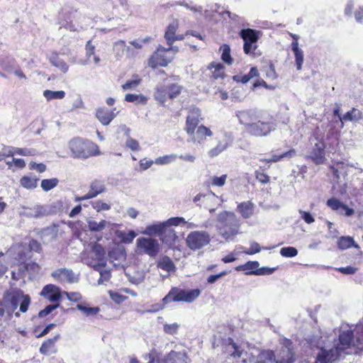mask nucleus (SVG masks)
<instances>
[{"label": "nucleus", "mask_w": 363, "mask_h": 363, "mask_svg": "<svg viewBox=\"0 0 363 363\" xmlns=\"http://www.w3.org/2000/svg\"><path fill=\"white\" fill-rule=\"evenodd\" d=\"M350 333V330L344 329L342 333H339L338 340L333 341L328 337L325 341L318 335L308 336L306 341L308 347L318 350L314 363H333L342 354H352V351L348 350Z\"/></svg>", "instance_id": "obj_1"}, {"label": "nucleus", "mask_w": 363, "mask_h": 363, "mask_svg": "<svg viewBox=\"0 0 363 363\" xmlns=\"http://www.w3.org/2000/svg\"><path fill=\"white\" fill-rule=\"evenodd\" d=\"M229 345L227 351L230 356L234 359H241L242 363L251 362L255 357V363H276L275 354L271 350L259 352L257 347L239 346L235 344L231 338H228Z\"/></svg>", "instance_id": "obj_2"}, {"label": "nucleus", "mask_w": 363, "mask_h": 363, "mask_svg": "<svg viewBox=\"0 0 363 363\" xmlns=\"http://www.w3.org/2000/svg\"><path fill=\"white\" fill-rule=\"evenodd\" d=\"M240 220L230 211H224L217 216L216 228L220 235L226 240H233L239 233Z\"/></svg>", "instance_id": "obj_3"}, {"label": "nucleus", "mask_w": 363, "mask_h": 363, "mask_svg": "<svg viewBox=\"0 0 363 363\" xmlns=\"http://www.w3.org/2000/svg\"><path fill=\"white\" fill-rule=\"evenodd\" d=\"M69 149L74 158L86 159L101 154L99 147L91 141L74 138L69 142Z\"/></svg>", "instance_id": "obj_4"}, {"label": "nucleus", "mask_w": 363, "mask_h": 363, "mask_svg": "<svg viewBox=\"0 0 363 363\" xmlns=\"http://www.w3.org/2000/svg\"><path fill=\"white\" fill-rule=\"evenodd\" d=\"M311 147L308 157L316 164H323L325 161L326 147L325 143V135L318 129H315L313 137L311 139Z\"/></svg>", "instance_id": "obj_5"}, {"label": "nucleus", "mask_w": 363, "mask_h": 363, "mask_svg": "<svg viewBox=\"0 0 363 363\" xmlns=\"http://www.w3.org/2000/svg\"><path fill=\"white\" fill-rule=\"evenodd\" d=\"M345 329L350 331L348 350L352 353L363 352V322L354 326L342 325L340 328V333Z\"/></svg>", "instance_id": "obj_6"}, {"label": "nucleus", "mask_w": 363, "mask_h": 363, "mask_svg": "<svg viewBox=\"0 0 363 363\" xmlns=\"http://www.w3.org/2000/svg\"><path fill=\"white\" fill-rule=\"evenodd\" d=\"M183 87L177 84H158L154 91V99L161 105L164 106L167 99H174L181 93Z\"/></svg>", "instance_id": "obj_7"}, {"label": "nucleus", "mask_w": 363, "mask_h": 363, "mask_svg": "<svg viewBox=\"0 0 363 363\" xmlns=\"http://www.w3.org/2000/svg\"><path fill=\"white\" fill-rule=\"evenodd\" d=\"M136 247L138 253L147 255L150 257H156L160 250L157 240L145 237H141L136 240Z\"/></svg>", "instance_id": "obj_8"}, {"label": "nucleus", "mask_w": 363, "mask_h": 363, "mask_svg": "<svg viewBox=\"0 0 363 363\" xmlns=\"http://www.w3.org/2000/svg\"><path fill=\"white\" fill-rule=\"evenodd\" d=\"M210 235L204 230L191 232L186 238V244L191 250H199L209 244Z\"/></svg>", "instance_id": "obj_9"}, {"label": "nucleus", "mask_w": 363, "mask_h": 363, "mask_svg": "<svg viewBox=\"0 0 363 363\" xmlns=\"http://www.w3.org/2000/svg\"><path fill=\"white\" fill-rule=\"evenodd\" d=\"M276 127L277 124L273 120H258L250 125L247 133L256 137H262L269 135Z\"/></svg>", "instance_id": "obj_10"}, {"label": "nucleus", "mask_w": 363, "mask_h": 363, "mask_svg": "<svg viewBox=\"0 0 363 363\" xmlns=\"http://www.w3.org/2000/svg\"><path fill=\"white\" fill-rule=\"evenodd\" d=\"M296 355L291 340L285 339L281 344L277 354L275 356L276 363H294Z\"/></svg>", "instance_id": "obj_11"}, {"label": "nucleus", "mask_w": 363, "mask_h": 363, "mask_svg": "<svg viewBox=\"0 0 363 363\" xmlns=\"http://www.w3.org/2000/svg\"><path fill=\"white\" fill-rule=\"evenodd\" d=\"M173 59V55L168 53L167 49L159 46L149 60V65L152 68L158 66L166 67Z\"/></svg>", "instance_id": "obj_12"}, {"label": "nucleus", "mask_w": 363, "mask_h": 363, "mask_svg": "<svg viewBox=\"0 0 363 363\" xmlns=\"http://www.w3.org/2000/svg\"><path fill=\"white\" fill-rule=\"evenodd\" d=\"M217 145L208 152L210 157H215L231 146L233 138L230 133H224L220 138H217Z\"/></svg>", "instance_id": "obj_13"}, {"label": "nucleus", "mask_w": 363, "mask_h": 363, "mask_svg": "<svg viewBox=\"0 0 363 363\" xmlns=\"http://www.w3.org/2000/svg\"><path fill=\"white\" fill-rule=\"evenodd\" d=\"M30 303V296L24 294L22 291L14 293L10 299V304L12 309L14 311L19 306V311L22 313H26L28 311Z\"/></svg>", "instance_id": "obj_14"}, {"label": "nucleus", "mask_w": 363, "mask_h": 363, "mask_svg": "<svg viewBox=\"0 0 363 363\" xmlns=\"http://www.w3.org/2000/svg\"><path fill=\"white\" fill-rule=\"evenodd\" d=\"M175 291V302H187L191 303L195 301L201 294V290L194 289H182L174 287Z\"/></svg>", "instance_id": "obj_15"}, {"label": "nucleus", "mask_w": 363, "mask_h": 363, "mask_svg": "<svg viewBox=\"0 0 363 363\" xmlns=\"http://www.w3.org/2000/svg\"><path fill=\"white\" fill-rule=\"evenodd\" d=\"M52 277L59 283H76L78 281L77 277L73 271L67 268H60L51 274Z\"/></svg>", "instance_id": "obj_16"}, {"label": "nucleus", "mask_w": 363, "mask_h": 363, "mask_svg": "<svg viewBox=\"0 0 363 363\" xmlns=\"http://www.w3.org/2000/svg\"><path fill=\"white\" fill-rule=\"evenodd\" d=\"M201 119V110L196 107L191 108L186 121L185 130L187 134L194 133Z\"/></svg>", "instance_id": "obj_17"}, {"label": "nucleus", "mask_w": 363, "mask_h": 363, "mask_svg": "<svg viewBox=\"0 0 363 363\" xmlns=\"http://www.w3.org/2000/svg\"><path fill=\"white\" fill-rule=\"evenodd\" d=\"M41 250L42 247L38 241L32 240L29 242L28 246L21 245L18 247V253L19 255V260L24 262L31 257V252H40Z\"/></svg>", "instance_id": "obj_18"}, {"label": "nucleus", "mask_w": 363, "mask_h": 363, "mask_svg": "<svg viewBox=\"0 0 363 363\" xmlns=\"http://www.w3.org/2000/svg\"><path fill=\"white\" fill-rule=\"evenodd\" d=\"M235 115L240 123L245 126L247 132L249 130L250 125L258 119L257 112L252 109L238 111Z\"/></svg>", "instance_id": "obj_19"}, {"label": "nucleus", "mask_w": 363, "mask_h": 363, "mask_svg": "<svg viewBox=\"0 0 363 363\" xmlns=\"http://www.w3.org/2000/svg\"><path fill=\"white\" fill-rule=\"evenodd\" d=\"M157 363H188L187 353L184 350H172L163 358L159 359Z\"/></svg>", "instance_id": "obj_20"}, {"label": "nucleus", "mask_w": 363, "mask_h": 363, "mask_svg": "<svg viewBox=\"0 0 363 363\" xmlns=\"http://www.w3.org/2000/svg\"><path fill=\"white\" fill-rule=\"evenodd\" d=\"M40 295L51 302H55L61 298V291L58 286L48 284L43 287Z\"/></svg>", "instance_id": "obj_21"}, {"label": "nucleus", "mask_w": 363, "mask_h": 363, "mask_svg": "<svg viewBox=\"0 0 363 363\" xmlns=\"http://www.w3.org/2000/svg\"><path fill=\"white\" fill-rule=\"evenodd\" d=\"M191 137V140L194 143H201L203 142L206 137H211L213 135L212 131L205 125H200L194 131L193 134H188Z\"/></svg>", "instance_id": "obj_22"}, {"label": "nucleus", "mask_w": 363, "mask_h": 363, "mask_svg": "<svg viewBox=\"0 0 363 363\" xmlns=\"http://www.w3.org/2000/svg\"><path fill=\"white\" fill-rule=\"evenodd\" d=\"M58 228L55 225L43 228L40 232V238L44 243L52 242L57 236Z\"/></svg>", "instance_id": "obj_23"}, {"label": "nucleus", "mask_w": 363, "mask_h": 363, "mask_svg": "<svg viewBox=\"0 0 363 363\" xmlns=\"http://www.w3.org/2000/svg\"><path fill=\"white\" fill-rule=\"evenodd\" d=\"M219 198L213 192H209L203 196L202 206L208 209L210 213H213L216 206H220Z\"/></svg>", "instance_id": "obj_24"}, {"label": "nucleus", "mask_w": 363, "mask_h": 363, "mask_svg": "<svg viewBox=\"0 0 363 363\" xmlns=\"http://www.w3.org/2000/svg\"><path fill=\"white\" fill-rule=\"evenodd\" d=\"M327 206L333 211H345V214L350 216L354 213V210L349 208L335 198L329 199L327 201Z\"/></svg>", "instance_id": "obj_25"}, {"label": "nucleus", "mask_w": 363, "mask_h": 363, "mask_svg": "<svg viewBox=\"0 0 363 363\" xmlns=\"http://www.w3.org/2000/svg\"><path fill=\"white\" fill-rule=\"evenodd\" d=\"M259 263L257 261H249L243 265H240L235 267L237 271H245L246 274H256L260 275L264 273L261 272L262 269H258Z\"/></svg>", "instance_id": "obj_26"}, {"label": "nucleus", "mask_w": 363, "mask_h": 363, "mask_svg": "<svg viewBox=\"0 0 363 363\" xmlns=\"http://www.w3.org/2000/svg\"><path fill=\"white\" fill-rule=\"evenodd\" d=\"M111 262L114 266L120 265L126 258V253L124 249H113L108 253Z\"/></svg>", "instance_id": "obj_27"}, {"label": "nucleus", "mask_w": 363, "mask_h": 363, "mask_svg": "<svg viewBox=\"0 0 363 363\" xmlns=\"http://www.w3.org/2000/svg\"><path fill=\"white\" fill-rule=\"evenodd\" d=\"M96 116L103 125H107L115 118L116 114L108 109L100 108L96 111Z\"/></svg>", "instance_id": "obj_28"}, {"label": "nucleus", "mask_w": 363, "mask_h": 363, "mask_svg": "<svg viewBox=\"0 0 363 363\" xmlns=\"http://www.w3.org/2000/svg\"><path fill=\"white\" fill-rule=\"evenodd\" d=\"M60 338V335H55L52 339H48V340L45 341L40 348V353L45 354V355H50L52 353L55 352V342Z\"/></svg>", "instance_id": "obj_29"}, {"label": "nucleus", "mask_w": 363, "mask_h": 363, "mask_svg": "<svg viewBox=\"0 0 363 363\" xmlns=\"http://www.w3.org/2000/svg\"><path fill=\"white\" fill-rule=\"evenodd\" d=\"M291 50L295 56V62L297 70H301L304 60L303 51L298 48V42L291 43Z\"/></svg>", "instance_id": "obj_30"}, {"label": "nucleus", "mask_w": 363, "mask_h": 363, "mask_svg": "<svg viewBox=\"0 0 363 363\" xmlns=\"http://www.w3.org/2000/svg\"><path fill=\"white\" fill-rule=\"evenodd\" d=\"M92 252L97 262L89 264L91 267V265H101V263H103V264H106V259L105 258V252L104 248L101 245L96 244L94 245L92 249Z\"/></svg>", "instance_id": "obj_31"}, {"label": "nucleus", "mask_w": 363, "mask_h": 363, "mask_svg": "<svg viewBox=\"0 0 363 363\" xmlns=\"http://www.w3.org/2000/svg\"><path fill=\"white\" fill-rule=\"evenodd\" d=\"M164 230L165 227L163 222L147 225L142 233L148 236L160 235L164 233Z\"/></svg>", "instance_id": "obj_32"}, {"label": "nucleus", "mask_w": 363, "mask_h": 363, "mask_svg": "<svg viewBox=\"0 0 363 363\" xmlns=\"http://www.w3.org/2000/svg\"><path fill=\"white\" fill-rule=\"evenodd\" d=\"M106 264L101 263V265H91L93 269L99 272L100 278L98 281L99 284H103L105 281H108L111 278V271L105 268Z\"/></svg>", "instance_id": "obj_33"}, {"label": "nucleus", "mask_w": 363, "mask_h": 363, "mask_svg": "<svg viewBox=\"0 0 363 363\" xmlns=\"http://www.w3.org/2000/svg\"><path fill=\"white\" fill-rule=\"evenodd\" d=\"M338 247L342 250H347L351 247H354L356 249H359V245L356 244L354 239L350 236H342L337 241Z\"/></svg>", "instance_id": "obj_34"}, {"label": "nucleus", "mask_w": 363, "mask_h": 363, "mask_svg": "<svg viewBox=\"0 0 363 363\" xmlns=\"http://www.w3.org/2000/svg\"><path fill=\"white\" fill-rule=\"evenodd\" d=\"M238 209L244 218H248L253 214L254 204L250 201L242 202L238 206Z\"/></svg>", "instance_id": "obj_35"}, {"label": "nucleus", "mask_w": 363, "mask_h": 363, "mask_svg": "<svg viewBox=\"0 0 363 363\" xmlns=\"http://www.w3.org/2000/svg\"><path fill=\"white\" fill-rule=\"evenodd\" d=\"M362 118V112L357 108H352L350 111L347 112L342 117H340V121L342 122V127H343V121H358Z\"/></svg>", "instance_id": "obj_36"}, {"label": "nucleus", "mask_w": 363, "mask_h": 363, "mask_svg": "<svg viewBox=\"0 0 363 363\" xmlns=\"http://www.w3.org/2000/svg\"><path fill=\"white\" fill-rule=\"evenodd\" d=\"M296 150L294 149H291L289 151L284 152L281 155H273L271 158L269 159H261V161H264L266 162H277L284 158L290 159L294 157L296 155Z\"/></svg>", "instance_id": "obj_37"}, {"label": "nucleus", "mask_w": 363, "mask_h": 363, "mask_svg": "<svg viewBox=\"0 0 363 363\" xmlns=\"http://www.w3.org/2000/svg\"><path fill=\"white\" fill-rule=\"evenodd\" d=\"M109 224L110 223L105 220H102L99 223L91 218L87 220L89 229L93 232L101 231Z\"/></svg>", "instance_id": "obj_38"}, {"label": "nucleus", "mask_w": 363, "mask_h": 363, "mask_svg": "<svg viewBox=\"0 0 363 363\" xmlns=\"http://www.w3.org/2000/svg\"><path fill=\"white\" fill-rule=\"evenodd\" d=\"M240 37L243 39L244 42H249L256 43L258 40L257 33L250 28L242 29L240 31Z\"/></svg>", "instance_id": "obj_39"}, {"label": "nucleus", "mask_w": 363, "mask_h": 363, "mask_svg": "<svg viewBox=\"0 0 363 363\" xmlns=\"http://www.w3.org/2000/svg\"><path fill=\"white\" fill-rule=\"evenodd\" d=\"M50 62L55 67L58 68L63 73H67L69 69L68 65L61 59L57 55H52L50 59Z\"/></svg>", "instance_id": "obj_40"}, {"label": "nucleus", "mask_w": 363, "mask_h": 363, "mask_svg": "<svg viewBox=\"0 0 363 363\" xmlns=\"http://www.w3.org/2000/svg\"><path fill=\"white\" fill-rule=\"evenodd\" d=\"M126 48L125 42L123 40H119L113 44V52L117 59H121L125 53Z\"/></svg>", "instance_id": "obj_41"}, {"label": "nucleus", "mask_w": 363, "mask_h": 363, "mask_svg": "<svg viewBox=\"0 0 363 363\" xmlns=\"http://www.w3.org/2000/svg\"><path fill=\"white\" fill-rule=\"evenodd\" d=\"M43 96L47 101L62 99L65 96V92L64 91H51L48 89L43 91Z\"/></svg>", "instance_id": "obj_42"}, {"label": "nucleus", "mask_w": 363, "mask_h": 363, "mask_svg": "<svg viewBox=\"0 0 363 363\" xmlns=\"http://www.w3.org/2000/svg\"><path fill=\"white\" fill-rule=\"evenodd\" d=\"M38 179L34 177H30L24 176L21 179V185L26 189H35L38 185Z\"/></svg>", "instance_id": "obj_43"}, {"label": "nucleus", "mask_w": 363, "mask_h": 363, "mask_svg": "<svg viewBox=\"0 0 363 363\" xmlns=\"http://www.w3.org/2000/svg\"><path fill=\"white\" fill-rule=\"evenodd\" d=\"M125 100L135 104H146L147 103V99L143 94H127L125 96Z\"/></svg>", "instance_id": "obj_44"}, {"label": "nucleus", "mask_w": 363, "mask_h": 363, "mask_svg": "<svg viewBox=\"0 0 363 363\" xmlns=\"http://www.w3.org/2000/svg\"><path fill=\"white\" fill-rule=\"evenodd\" d=\"M45 214V210L41 206H35L33 208H28L26 215L29 217L39 218Z\"/></svg>", "instance_id": "obj_45"}, {"label": "nucleus", "mask_w": 363, "mask_h": 363, "mask_svg": "<svg viewBox=\"0 0 363 363\" xmlns=\"http://www.w3.org/2000/svg\"><path fill=\"white\" fill-rule=\"evenodd\" d=\"M59 179L57 178L45 179L41 181L40 186L45 191H48L57 186Z\"/></svg>", "instance_id": "obj_46"}, {"label": "nucleus", "mask_w": 363, "mask_h": 363, "mask_svg": "<svg viewBox=\"0 0 363 363\" xmlns=\"http://www.w3.org/2000/svg\"><path fill=\"white\" fill-rule=\"evenodd\" d=\"M137 234L134 230H129L128 232L121 231L118 236L123 243H132Z\"/></svg>", "instance_id": "obj_47"}, {"label": "nucleus", "mask_w": 363, "mask_h": 363, "mask_svg": "<svg viewBox=\"0 0 363 363\" xmlns=\"http://www.w3.org/2000/svg\"><path fill=\"white\" fill-rule=\"evenodd\" d=\"M175 291L174 287L171 289L169 293L162 298V301L163 303L162 306L158 307L156 309L149 311V312H155L159 311L160 309H162L165 305L170 303L171 301H175Z\"/></svg>", "instance_id": "obj_48"}, {"label": "nucleus", "mask_w": 363, "mask_h": 363, "mask_svg": "<svg viewBox=\"0 0 363 363\" xmlns=\"http://www.w3.org/2000/svg\"><path fill=\"white\" fill-rule=\"evenodd\" d=\"M178 158V156L175 154L164 155L157 157L155 163L157 164L164 165L174 162Z\"/></svg>", "instance_id": "obj_49"}, {"label": "nucleus", "mask_w": 363, "mask_h": 363, "mask_svg": "<svg viewBox=\"0 0 363 363\" xmlns=\"http://www.w3.org/2000/svg\"><path fill=\"white\" fill-rule=\"evenodd\" d=\"M77 308L83 312L86 316H94L99 312V307H88L82 304H77Z\"/></svg>", "instance_id": "obj_50"}, {"label": "nucleus", "mask_w": 363, "mask_h": 363, "mask_svg": "<svg viewBox=\"0 0 363 363\" xmlns=\"http://www.w3.org/2000/svg\"><path fill=\"white\" fill-rule=\"evenodd\" d=\"M222 60L228 65H231L233 62V58L230 55V48L228 45L224 44L222 47Z\"/></svg>", "instance_id": "obj_51"}, {"label": "nucleus", "mask_w": 363, "mask_h": 363, "mask_svg": "<svg viewBox=\"0 0 363 363\" xmlns=\"http://www.w3.org/2000/svg\"><path fill=\"white\" fill-rule=\"evenodd\" d=\"M159 267L167 271L172 272L174 269V264L173 262L167 257H163L158 264Z\"/></svg>", "instance_id": "obj_52"}, {"label": "nucleus", "mask_w": 363, "mask_h": 363, "mask_svg": "<svg viewBox=\"0 0 363 363\" xmlns=\"http://www.w3.org/2000/svg\"><path fill=\"white\" fill-rule=\"evenodd\" d=\"M90 189L99 195L105 191L106 187L101 181L96 179L91 183Z\"/></svg>", "instance_id": "obj_53"}, {"label": "nucleus", "mask_w": 363, "mask_h": 363, "mask_svg": "<svg viewBox=\"0 0 363 363\" xmlns=\"http://www.w3.org/2000/svg\"><path fill=\"white\" fill-rule=\"evenodd\" d=\"M135 79L127 81L122 85L123 90H129L135 89L141 82V79L138 76H135Z\"/></svg>", "instance_id": "obj_54"}, {"label": "nucleus", "mask_w": 363, "mask_h": 363, "mask_svg": "<svg viewBox=\"0 0 363 363\" xmlns=\"http://www.w3.org/2000/svg\"><path fill=\"white\" fill-rule=\"evenodd\" d=\"M280 255L285 257H294L298 255V250L294 247H284L280 250Z\"/></svg>", "instance_id": "obj_55"}, {"label": "nucleus", "mask_w": 363, "mask_h": 363, "mask_svg": "<svg viewBox=\"0 0 363 363\" xmlns=\"http://www.w3.org/2000/svg\"><path fill=\"white\" fill-rule=\"evenodd\" d=\"M91 206L97 212L102 211H108L111 209V206L106 203H104L100 200H96L91 202Z\"/></svg>", "instance_id": "obj_56"}, {"label": "nucleus", "mask_w": 363, "mask_h": 363, "mask_svg": "<svg viewBox=\"0 0 363 363\" xmlns=\"http://www.w3.org/2000/svg\"><path fill=\"white\" fill-rule=\"evenodd\" d=\"M186 223V220L184 218L182 217H174L168 219L167 220L164 222L165 228L167 226H177L180 225L181 223Z\"/></svg>", "instance_id": "obj_57"}, {"label": "nucleus", "mask_w": 363, "mask_h": 363, "mask_svg": "<svg viewBox=\"0 0 363 363\" xmlns=\"http://www.w3.org/2000/svg\"><path fill=\"white\" fill-rule=\"evenodd\" d=\"M128 280L132 284L138 285L145 280V272H137L134 275L130 276Z\"/></svg>", "instance_id": "obj_58"}, {"label": "nucleus", "mask_w": 363, "mask_h": 363, "mask_svg": "<svg viewBox=\"0 0 363 363\" xmlns=\"http://www.w3.org/2000/svg\"><path fill=\"white\" fill-rule=\"evenodd\" d=\"M226 179V174H223L220 177L214 176L211 178V185L214 186L221 187L225 184Z\"/></svg>", "instance_id": "obj_59"}, {"label": "nucleus", "mask_w": 363, "mask_h": 363, "mask_svg": "<svg viewBox=\"0 0 363 363\" xmlns=\"http://www.w3.org/2000/svg\"><path fill=\"white\" fill-rule=\"evenodd\" d=\"M258 74H259V73H258L257 69L255 67H253L250 69V71L249 72L248 74H245L242 77H241L240 81L243 84H245V83L248 82L250 79H252L255 77H257Z\"/></svg>", "instance_id": "obj_60"}, {"label": "nucleus", "mask_w": 363, "mask_h": 363, "mask_svg": "<svg viewBox=\"0 0 363 363\" xmlns=\"http://www.w3.org/2000/svg\"><path fill=\"white\" fill-rule=\"evenodd\" d=\"M150 40V37H146L142 39H136L129 42V43L134 47V48L140 50L143 48V45L147 43Z\"/></svg>", "instance_id": "obj_61"}, {"label": "nucleus", "mask_w": 363, "mask_h": 363, "mask_svg": "<svg viewBox=\"0 0 363 363\" xmlns=\"http://www.w3.org/2000/svg\"><path fill=\"white\" fill-rule=\"evenodd\" d=\"M14 155H19L22 156H30L34 155L35 154V150L34 149H28V148H20L14 147Z\"/></svg>", "instance_id": "obj_62"}, {"label": "nucleus", "mask_w": 363, "mask_h": 363, "mask_svg": "<svg viewBox=\"0 0 363 363\" xmlns=\"http://www.w3.org/2000/svg\"><path fill=\"white\" fill-rule=\"evenodd\" d=\"M29 168L30 169H35L39 173H43L46 170L47 167L43 163H36L35 162H31L29 163Z\"/></svg>", "instance_id": "obj_63"}, {"label": "nucleus", "mask_w": 363, "mask_h": 363, "mask_svg": "<svg viewBox=\"0 0 363 363\" xmlns=\"http://www.w3.org/2000/svg\"><path fill=\"white\" fill-rule=\"evenodd\" d=\"M179 325L177 323L165 324L164 325V331L170 335H174L177 333Z\"/></svg>", "instance_id": "obj_64"}]
</instances>
